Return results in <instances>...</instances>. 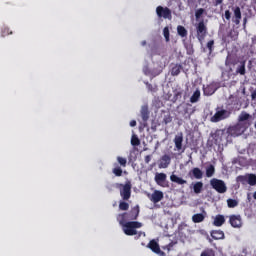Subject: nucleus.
Wrapping results in <instances>:
<instances>
[{
	"mask_svg": "<svg viewBox=\"0 0 256 256\" xmlns=\"http://www.w3.org/2000/svg\"><path fill=\"white\" fill-rule=\"evenodd\" d=\"M250 125L251 123L238 122L236 125L229 127L227 133L231 135V137H239V135H243V133L249 129Z\"/></svg>",
	"mask_w": 256,
	"mask_h": 256,
	"instance_id": "obj_1",
	"label": "nucleus"
},
{
	"mask_svg": "<svg viewBox=\"0 0 256 256\" xmlns=\"http://www.w3.org/2000/svg\"><path fill=\"white\" fill-rule=\"evenodd\" d=\"M115 187L120 190V197L124 201L131 199V182L127 181L125 184L116 183Z\"/></svg>",
	"mask_w": 256,
	"mask_h": 256,
	"instance_id": "obj_2",
	"label": "nucleus"
},
{
	"mask_svg": "<svg viewBox=\"0 0 256 256\" xmlns=\"http://www.w3.org/2000/svg\"><path fill=\"white\" fill-rule=\"evenodd\" d=\"M230 115H231V112H229L228 110L217 108L215 114L211 117L210 121L212 123H219V121L228 119Z\"/></svg>",
	"mask_w": 256,
	"mask_h": 256,
	"instance_id": "obj_3",
	"label": "nucleus"
},
{
	"mask_svg": "<svg viewBox=\"0 0 256 256\" xmlns=\"http://www.w3.org/2000/svg\"><path fill=\"white\" fill-rule=\"evenodd\" d=\"M237 181L242 185H250V187H255L256 175L255 174L240 175L237 177Z\"/></svg>",
	"mask_w": 256,
	"mask_h": 256,
	"instance_id": "obj_4",
	"label": "nucleus"
},
{
	"mask_svg": "<svg viewBox=\"0 0 256 256\" xmlns=\"http://www.w3.org/2000/svg\"><path fill=\"white\" fill-rule=\"evenodd\" d=\"M210 185L212 189H215L217 193H227V184L225 181L217 178H213L210 180Z\"/></svg>",
	"mask_w": 256,
	"mask_h": 256,
	"instance_id": "obj_5",
	"label": "nucleus"
},
{
	"mask_svg": "<svg viewBox=\"0 0 256 256\" xmlns=\"http://www.w3.org/2000/svg\"><path fill=\"white\" fill-rule=\"evenodd\" d=\"M195 27L198 41H204L205 37H207V26L205 25V22L201 20L199 23L195 25Z\"/></svg>",
	"mask_w": 256,
	"mask_h": 256,
	"instance_id": "obj_6",
	"label": "nucleus"
},
{
	"mask_svg": "<svg viewBox=\"0 0 256 256\" xmlns=\"http://www.w3.org/2000/svg\"><path fill=\"white\" fill-rule=\"evenodd\" d=\"M141 225H122V230L124 231L125 235L133 236L138 235L137 239L143 235L142 232H137V229H140Z\"/></svg>",
	"mask_w": 256,
	"mask_h": 256,
	"instance_id": "obj_7",
	"label": "nucleus"
},
{
	"mask_svg": "<svg viewBox=\"0 0 256 256\" xmlns=\"http://www.w3.org/2000/svg\"><path fill=\"white\" fill-rule=\"evenodd\" d=\"M173 143L175 145L174 151H178V153H185V148H183V133L175 135Z\"/></svg>",
	"mask_w": 256,
	"mask_h": 256,
	"instance_id": "obj_8",
	"label": "nucleus"
},
{
	"mask_svg": "<svg viewBox=\"0 0 256 256\" xmlns=\"http://www.w3.org/2000/svg\"><path fill=\"white\" fill-rule=\"evenodd\" d=\"M154 181L159 187H169V182L167 181V174L157 172L154 177Z\"/></svg>",
	"mask_w": 256,
	"mask_h": 256,
	"instance_id": "obj_9",
	"label": "nucleus"
},
{
	"mask_svg": "<svg viewBox=\"0 0 256 256\" xmlns=\"http://www.w3.org/2000/svg\"><path fill=\"white\" fill-rule=\"evenodd\" d=\"M156 13L158 17H163V19H171V10L167 7L158 6Z\"/></svg>",
	"mask_w": 256,
	"mask_h": 256,
	"instance_id": "obj_10",
	"label": "nucleus"
},
{
	"mask_svg": "<svg viewBox=\"0 0 256 256\" xmlns=\"http://www.w3.org/2000/svg\"><path fill=\"white\" fill-rule=\"evenodd\" d=\"M148 248L153 251V253H156V255L165 256V252L161 251V247H159V243L155 240H151L148 244Z\"/></svg>",
	"mask_w": 256,
	"mask_h": 256,
	"instance_id": "obj_11",
	"label": "nucleus"
},
{
	"mask_svg": "<svg viewBox=\"0 0 256 256\" xmlns=\"http://www.w3.org/2000/svg\"><path fill=\"white\" fill-rule=\"evenodd\" d=\"M169 165H171V156H169V154H164L159 160L158 167L159 169H167Z\"/></svg>",
	"mask_w": 256,
	"mask_h": 256,
	"instance_id": "obj_12",
	"label": "nucleus"
},
{
	"mask_svg": "<svg viewBox=\"0 0 256 256\" xmlns=\"http://www.w3.org/2000/svg\"><path fill=\"white\" fill-rule=\"evenodd\" d=\"M148 197L152 203H159L164 197L161 190H155L152 194H148Z\"/></svg>",
	"mask_w": 256,
	"mask_h": 256,
	"instance_id": "obj_13",
	"label": "nucleus"
},
{
	"mask_svg": "<svg viewBox=\"0 0 256 256\" xmlns=\"http://www.w3.org/2000/svg\"><path fill=\"white\" fill-rule=\"evenodd\" d=\"M203 91H204V95L211 96L213 95V93H215V91H217V84L211 83L206 87H204Z\"/></svg>",
	"mask_w": 256,
	"mask_h": 256,
	"instance_id": "obj_14",
	"label": "nucleus"
},
{
	"mask_svg": "<svg viewBox=\"0 0 256 256\" xmlns=\"http://www.w3.org/2000/svg\"><path fill=\"white\" fill-rule=\"evenodd\" d=\"M189 176L193 177L194 179H203V171L199 168H193L190 172H189Z\"/></svg>",
	"mask_w": 256,
	"mask_h": 256,
	"instance_id": "obj_15",
	"label": "nucleus"
},
{
	"mask_svg": "<svg viewBox=\"0 0 256 256\" xmlns=\"http://www.w3.org/2000/svg\"><path fill=\"white\" fill-rule=\"evenodd\" d=\"M170 181L172 183H176V185H187V180H185L175 174H171Z\"/></svg>",
	"mask_w": 256,
	"mask_h": 256,
	"instance_id": "obj_16",
	"label": "nucleus"
},
{
	"mask_svg": "<svg viewBox=\"0 0 256 256\" xmlns=\"http://www.w3.org/2000/svg\"><path fill=\"white\" fill-rule=\"evenodd\" d=\"M225 137H227V134L225 133L224 130H218L215 133L214 139L216 143H222L223 139H225Z\"/></svg>",
	"mask_w": 256,
	"mask_h": 256,
	"instance_id": "obj_17",
	"label": "nucleus"
},
{
	"mask_svg": "<svg viewBox=\"0 0 256 256\" xmlns=\"http://www.w3.org/2000/svg\"><path fill=\"white\" fill-rule=\"evenodd\" d=\"M190 189H193L194 193L196 195H199V193H201V191H203V182L192 183L190 186Z\"/></svg>",
	"mask_w": 256,
	"mask_h": 256,
	"instance_id": "obj_18",
	"label": "nucleus"
},
{
	"mask_svg": "<svg viewBox=\"0 0 256 256\" xmlns=\"http://www.w3.org/2000/svg\"><path fill=\"white\" fill-rule=\"evenodd\" d=\"M125 213L124 214H119L117 216V221L118 223H120V225H141V223L139 222H128V223H125Z\"/></svg>",
	"mask_w": 256,
	"mask_h": 256,
	"instance_id": "obj_19",
	"label": "nucleus"
},
{
	"mask_svg": "<svg viewBox=\"0 0 256 256\" xmlns=\"http://www.w3.org/2000/svg\"><path fill=\"white\" fill-rule=\"evenodd\" d=\"M175 226L173 225H166L164 226V235L166 237H173L175 235Z\"/></svg>",
	"mask_w": 256,
	"mask_h": 256,
	"instance_id": "obj_20",
	"label": "nucleus"
},
{
	"mask_svg": "<svg viewBox=\"0 0 256 256\" xmlns=\"http://www.w3.org/2000/svg\"><path fill=\"white\" fill-rule=\"evenodd\" d=\"M234 23L236 25L241 23V8H239V6L234 8Z\"/></svg>",
	"mask_w": 256,
	"mask_h": 256,
	"instance_id": "obj_21",
	"label": "nucleus"
},
{
	"mask_svg": "<svg viewBox=\"0 0 256 256\" xmlns=\"http://www.w3.org/2000/svg\"><path fill=\"white\" fill-rule=\"evenodd\" d=\"M140 113H141V117H142L143 121L149 120V106L143 105L141 107Z\"/></svg>",
	"mask_w": 256,
	"mask_h": 256,
	"instance_id": "obj_22",
	"label": "nucleus"
},
{
	"mask_svg": "<svg viewBox=\"0 0 256 256\" xmlns=\"http://www.w3.org/2000/svg\"><path fill=\"white\" fill-rule=\"evenodd\" d=\"M251 115L247 112H242L238 117V123H249Z\"/></svg>",
	"mask_w": 256,
	"mask_h": 256,
	"instance_id": "obj_23",
	"label": "nucleus"
},
{
	"mask_svg": "<svg viewBox=\"0 0 256 256\" xmlns=\"http://www.w3.org/2000/svg\"><path fill=\"white\" fill-rule=\"evenodd\" d=\"M230 225H241V215H231L229 216Z\"/></svg>",
	"mask_w": 256,
	"mask_h": 256,
	"instance_id": "obj_24",
	"label": "nucleus"
},
{
	"mask_svg": "<svg viewBox=\"0 0 256 256\" xmlns=\"http://www.w3.org/2000/svg\"><path fill=\"white\" fill-rule=\"evenodd\" d=\"M211 237L215 240L224 239L225 233L221 230H213L211 232Z\"/></svg>",
	"mask_w": 256,
	"mask_h": 256,
	"instance_id": "obj_25",
	"label": "nucleus"
},
{
	"mask_svg": "<svg viewBox=\"0 0 256 256\" xmlns=\"http://www.w3.org/2000/svg\"><path fill=\"white\" fill-rule=\"evenodd\" d=\"M183 69V67L180 64H175L172 69H171V75L173 77L179 75V73H181V70Z\"/></svg>",
	"mask_w": 256,
	"mask_h": 256,
	"instance_id": "obj_26",
	"label": "nucleus"
},
{
	"mask_svg": "<svg viewBox=\"0 0 256 256\" xmlns=\"http://www.w3.org/2000/svg\"><path fill=\"white\" fill-rule=\"evenodd\" d=\"M213 175H215V166L210 164L206 166V177L211 178Z\"/></svg>",
	"mask_w": 256,
	"mask_h": 256,
	"instance_id": "obj_27",
	"label": "nucleus"
},
{
	"mask_svg": "<svg viewBox=\"0 0 256 256\" xmlns=\"http://www.w3.org/2000/svg\"><path fill=\"white\" fill-rule=\"evenodd\" d=\"M225 223V216L218 214L214 218V225H223Z\"/></svg>",
	"mask_w": 256,
	"mask_h": 256,
	"instance_id": "obj_28",
	"label": "nucleus"
},
{
	"mask_svg": "<svg viewBox=\"0 0 256 256\" xmlns=\"http://www.w3.org/2000/svg\"><path fill=\"white\" fill-rule=\"evenodd\" d=\"M177 33L182 38L187 37V29L182 25L177 26Z\"/></svg>",
	"mask_w": 256,
	"mask_h": 256,
	"instance_id": "obj_29",
	"label": "nucleus"
},
{
	"mask_svg": "<svg viewBox=\"0 0 256 256\" xmlns=\"http://www.w3.org/2000/svg\"><path fill=\"white\" fill-rule=\"evenodd\" d=\"M201 97V91L196 90L193 95L190 97L191 103H197L199 101V98Z\"/></svg>",
	"mask_w": 256,
	"mask_h": 256,
	"instance_id": "obj_30",
	"label": "nucleus"
},
{
	"mask_svg": "<svg viewBox=\"0 0 256 256\" xmlns=\"http://www.w3.org/2000/svg\"><path fill=\"white\" fill-rule=\"evenodd\" d=\"M131 219H137L139 217V206H135L129 213Z\"/></svg>",
	"mask_w": 256,
	"mask_h": 256,
	"instance_id": "obj_31",
	"label": "nucleus"
},
{
	"mask_svg": "<svg viewBox=\"0 0 256 256\" xmlns=\"http://www.w3.org/2000/svg\"><path fill=\"white\" fill-rule=\"evenodd\" d=\"M236 73L239 75H245V61L240 62V65L236 69Z\"/></svg>",
	"mask_w": 256,
	"mask_h": 256,
	"instance_id": "obj_32",
	"label": "nucleus"
},
{
	"mask_svg": "<svg viewBox=\"0 0 256 256\" xmlns=\"http://www.w3.org/2000/svg\"><path fill=\"white\" fill-rule=\"evenodd\" d=\"M131 145L133 147H139V145H141V140H139V137L137 135H132L131 138Z\"/></svg>",
	"mask_w": 256,
	"mask_h": 256,
	"instance_id": "obj_33",
	"label": "nucleus"
},
{
	"mask_svg": "<svg viewBox=\"0 0 256 256\" xmlns=\"http://www.w3.org/2000/svg\"><path fill=\"white\" fill-rule=\"evenodd\" d=\"M227 205L230 209H235V207H237V205H239V201L235 200V199H231L229 198L227 200Z\"/></svg>",
	"mask_w": 256,
	"mask_h": 256,
	"instance_id": "obj_34",
	"label": "nucleus"
},
{
	"mask_svg": "<svg viewBox=\"0 0 256 256\" xmlns=\"http://www.w3.org/2000/svg\"><path fill=\"white\" fill-rule=\"evenodd\" d=\"M205 219V216L203 214H195L192 217V220L194 223H201Z\"/></svg>",
	"mask_w": 256,
	"mask_h": 256,
	"instance_id": "obj_35",
	"label": "nucleus"
},
{
	"mask_svg": "<svg viewBox=\"0 0 256 256\" xmlns=\"http://www.w3.org/2000/svg\"><path fill=\"white\" fill-rule=\"evenodd\" d=\"M175 245H177V241H172L168 245L163 246V249L169 253V251H173V247H175Z\"/></svg>",
	"mask_w": 256,
	"mask_h": 256,
	"instance_id": "obj_36",
	"label": "nucleus"
},
{
	"mask_svg": "<svg viewBox=\"0 0 256 256\" xmlns=\"http://www.w3.org/2000/svg\"><path fill=\"white\" fill-rule=\"evenodd\" d=\"M129 209V203L120 201L119 203V210L120 211H127Z\"/></svg>",
	"mask_w": 256,
	"mask_h": 256,
	"instance_id": "obj_37",
	"label": "nucleus"
},
{
	"mask_svg": "<svg viewBox=\"0 0 256 256\" xmlns=\"http://www.w3.org/2000/svg\"><path fill=\"white\" fill-rule=\"evenodd\" d=\"M200 256H215V251H213V249H206Z\"/></svg>",
	"mask_w": 256,
	"mask_h": 256,
	"instance_id": "obj_38",
	"label": "nucleus"
},
{
	"mask_svg": "<svg viewBox=\"0 0 256 256\" xmlns=\"http://www.w3.org/2000/svg\"><path fill=\"white\" fill-rule=\"evenodd\" d=\"M225 65H226V67H229L231 65H235V61H233V57L231 55H228L226 57Z\"/></svg>",
	"mask_w": 256,
	"mask_h": 256,
	"instance_id": "obj_39",
	"label": "nucleus"
},
{
	"mask_svg": "<svg viewBox=\"0 0 256 256\" xmlns=\"http://www.w3.org/2000/svg\"><path fill=\"white\" fill-rule=\"evenodd\" d=\"M117 161H118L119 165H121L122 167H126L127 166V159L126 158L118 156L117 157Z\"/></svg>",
	"mask_w": 256,
	"mask_h": 256,
	"instance_id": "obj_40",
	"label": "nucleus"
},
{
	"mask_svg": "<svg viewBox=\"0 0 256 256\" xmlns=\"http://www.w3.org/2000/svg\"><path fill=\"white\" fill-rule=\"evenodd\" d=\"M113 173L116 175V177H121L123 175V170L121 167H117L113 169Z\"/></svg>",
	"mask_w": 256,
	"mask_h": 256,
	"instance_id": "obj_41",
	"label": "nucleus"
},
{
	"mask_svg": "<svg viewBox=\"0 0 256 256\" xmlns=\"http://www.w3.org/2000/svg\"><path fill=\"white\" fill-rule=\"evenodd\" d=\"M203 13H205V9L203 8H199L198 10H196L195 12L196 19H201V16L203 15Z\"/></svg>",
	"mask_w": 256,
	"mask_h": 256,
	"instance_id": "obj_42",
	"label": "nucleus"
},
{
	"mask_svg": "<svg viewBox=\"0 0 256 256\" xmlns=\"http://www.w3.org/2000/svg\"><path fill=\"white\" fill-rule=\"evenodd\" d=\"M215 45V41L213 40H210L208 43H207V49H209V52L210 53H213V46Z\"/></svg>",
	"mask_w": 256,
	"mask_h": 256,
	"instance_id": "obj_43",
	"label": "nucleus"
},
{
	"mask_svg": "<svg viewBox=\"0 0 256 256\" xmlns=\"http://www.w3.org/2000/svg\"><path fill=\"white\" fill-rule=\"evenodd\" d=\"M163 35H164L166 41L169 42V27H165L163 29Z\"/></svg>",
	"mask_w": 256,
	"mask_h": 256,
	"instance_id": "obj_44",
	"label": "nucleus"
},
{
	"mask_svg": "<svg viewBox=\"0 0 256 256\" xmlns=\"http://www.w3.org/2000/svg\"><path fill=\"white\" fill-rule=\"evenodd\" d=\"M225 19H227V21L231 19V12L229 10L225 11Z\"/></svg>",
	"mask_w": 256,
	"mask_h": 256,
	"instance_id": "obj_45",
	"label": "nucleus"
},
{
	"mask_svg": "<svg viewBox=\"0 0 256 256\" xmlns=\"http://www.w3.org/2000/svg\"><path fill=\"white\" fill-rule=\"evenodd\" d=\"M146 85H147V89H148L149 91H157V89L154 88L151 84L146 83Z\"/></svg>",
	"mask_w": 256,
	"mask_h": 256,
	"instance_id": "obj_46",
	"label": "nucleus"
},
{
	"mask_svg": "<svg viewBox=\"0 0 256 256\" xmlns=\"http://www.w3.org/2000/svg\"><path fill=\"white\" fill-rule=\"evenodd\" d=\"M143 73L146 75H151V71H149V68L147 66L143 68Z\"/></svg>",
	"mask_w": 256,
	"mask_h": 256,
	"instance_id": "obj_47",
	"label": "nucleus"
},
{
	"mask_svg": "<svg viewBox=\"0 0 256 256\" xmlns=\"http://www.w3.org/2000/svg\"><path fill=\"white\" fill-rule=\"evenodd\" d=\"M144 161H145V163H147V164L151 163V155L145 156Z\"/></svg>",
	"mask_w": 256,
	"mask_h": 256,
	"instance_id": "obj_48",
	"label": "nucleus"
},
{
	"mask_svg": "<svg viewBox=\"0 0 256 256\" xmlns=\"http://www.w3.org/2000/svg\"><path fill=\"white\" fill-rule=\"evenodd\" d=\"M164 123H165V125H167V124H169V123H171V117H165L164 118Z\"/></svg>",
	"mask_w": 256,
	"mask_h": 256,
	"instance_id": "obj_49",
	"label": "nucleus"
},
{
	"mask_svg": "<svg viewBox=\"0 0 256 256\" xmlns=\"http://www.w3.org/2000/svg\"><path fill=\"white\" fill-rule=\"evenodd\" d=\"M137 125V121L132 120L130 121V127H135Z\"/></svg>",
	"mask_w": 256,
	"mask_h": 256,
	"instance_id": "obj_50",
	"label": "nucleus"
},
{
	"mask_svg": "<svg viewBox=\"0 0 256 256\" xmlns=\"http://www.w3.org/2000/svg\"><path fill=\"white\" fill-rule=\"evenodd\" d=\"M251 99H252V100H255V99H256V92H255V91L251 93Z\"/></svg>",
	"mask_w": 256,
	"mask_h": 256,
	"instance_id": "obj_51",
	"label": "nucleus"
},
{
	"mask_svg": "<svg viewBox=\"0 0 256 256\" xmlns=\"http://www.w3.org/2000/svg\"><path fill=\"white\" fill-rule=\"evenodd\" d=\"M223 3V0H216V5H221Z\"/></svg>",
	"mask_w": 256,
	"mask_h": 256,
	"instance_id": "obj_52",
	"label": "nucleus"
},
{
	"mask_svg": "<svg viewBox=\"0 0 256 256\" xmlns=\"http://www.w3.org/2000/svg\"><path fill=\"white\" fill-rule=\"evenodd\" d=\"M175 97H176V99H178V97H181V93L177 92V93L175 94Z\"/></svg>",
	"mask_w": 256,
	"mask_h": 256,
	"instance_id": "obj_53",
	"label": "nucleus"
},
{
	"mask_svg": "<svg viewBox=\"0 0 256 256\" xmlns=\"http://www.w3.org/2000/svg\"><path fill=\"white\" fill-rule=\"evenodd\" d=\"M145 45H147V41H142V46L145 47Z\"/></svg>",
	"mask_w": 256,
	"mask_h": 256,
	"instance_id": "obj_54",
	"label": "nucleus"
},
{
	"mask_svg": "<svg viewBox=\"0 0 256 256\" xmlns=\"http://www.w3.org/2000/svg\"><path fill=\"white\" fill-rule=\"evenodd\" d=\"M233 227L235 228V229H239L240 227H241V225H233Z\"/></svg>",
	"mask_w": 256,
	"mask_h": 256,
	"instance_id": "obj_55",
	"label": "nucleus"
},
{
	"mask_svg": "<svg viewBox=\"0 0 256 256\" xmlns=\"http://www.w3.org/2000/svg\"><path fill=\"white\" fill-rule=\"evenodd\" d=\"M253 199L256 201V191L253 193Z\"/></svg>",
	"mask_w": 256,
	"mask_h": 256,
	"instance_id": "obj_56",
	"label": "nucleus"
},
{
	"mask_svg": "<svg viewBox=\"0 0 256 256\" xmlns=\"http://www.w3.org/2000/svg\"><path fill=\"white\" fill-rule=\"evenodd\" d=\"M249 65H252V62H251V60L249 61Z\"/></svg>",
	"mask_w": 256,
	"mask_h": 256,
	"instance_id": "obj_57",
	"label": "nucleus"
}]
</instances>
